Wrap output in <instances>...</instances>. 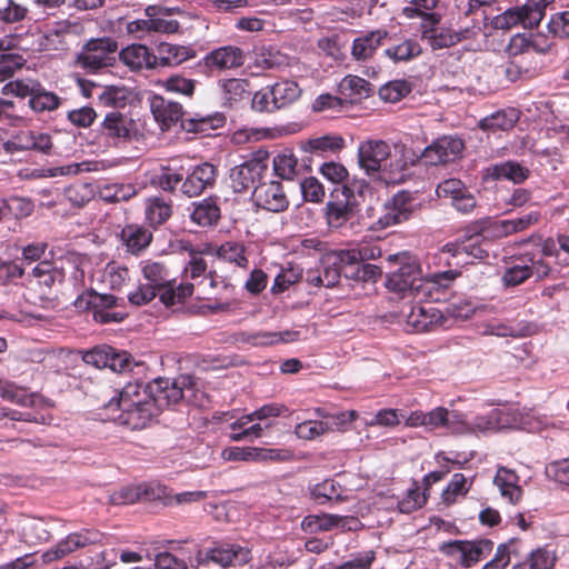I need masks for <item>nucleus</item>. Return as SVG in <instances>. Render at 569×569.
<instances>
[{
	"mask_svg": "<svg viewBox=\"0 0 569 569\" xmlns=\"http://www.w3.org/2000/svg\"><path fill=\"white\" fill-rule=\"evenodd\" d=\"M150 109L162 130H169L180 122L181 128L187 132L207 133L223 127L226 122V118L221 113L184 119L181 103L158 94L151 98Z\"/></svg>",
	"mask_w": 569,
	"mask_h": 569,
	"instance_id": "obj_1",
	"label": "nucleus"
},
{
	"mask_svg": "<svg viewBox=\"0 0 569 569\" xmlns=\"http://www.w3.org/2000/svg\"><path fill=\"white\" fill-rule=\"evenodd\" d=\"M490 224V219L472 222L459 239L445 244L443 252H448L452 257H465L461 261L465 264L475 263L476 260H486L489 257L490 241L483 236V232Z\"/></svg>",
	"mask_w": 569,
	"mask_h": 569,
	"instance_id": "obj_2",
	"label": "nucleus"
},
{
	"mask_svg": "<svg viewBox=\"0 0 569 569\" xmlns=\"http://www.w3.org/2000/svg\"><path fill=\"white\" fill-rule=\"evenodd\" d=\"M142 273L149 284L158 289L159 299L166 307L183 303L192 296V283L176 284L174 279H169V269L159 261L148 260L143 263Z\"/></svg>",
	"mask_w": 569,
	"mask_h": 569,
	"instance_id": "obj_3",
	"label": "nucleus"
},
{
	"mask_svg": "<svg viewBox=\"0 0 569 569\" xmlns=\"http://www.w3.org/2000/svg\"><path fill=\"white\" fill-rule=\"evenodd\" d=\"M196 378L190 375H181L173 381L167 378H157L148 383L151 400L159 415L163 409L179 403L186 392L193 391Z\"/></svg>",
	"mask_w": 569,
	"mask_h": 569,
	"instance_id": "obj_4",
	"label": "nucleus"
},
{
	"mask_svg": "<svg viewBox=\"0 0 569 569\" xmlns=\"http://www.w3.org/2000/svg\"><path fill=\"white\" fill-rule=\"evenodd\" d=\"M251 559L248 548L236 543L218 542L213 547L199 550L196 556L197 569H209L212 563L221 568L243 566Z\"/></svg>",
	"mask_w": 569,
	"mask_h": 569,
	"instance_id": "obj_5",
	"label": "nucleus"
},
{
	"mask_svg": "<svg viewBox=\"0 0 569 569\" xmlns=\"http://www.w3.org/2000/svg\"><path fill=\"white\" fill-rule=\"evenodd\" d=\"M270 153L266 149L253 151L248 160L230 170L231 188L234 192H243L253 187L266 176L269 168Z\"/></svg>",
	"mask_w": 569,
	"mask_h": 569,
	"instance_id": "obj_6",
	"label": "nucleus"
},
{
	"mask_svg": "<svg viewBox=\"0 0 569 569\" xmlns=\"http://www.w3.org/2000/svg\"><path fill=\"white\" fill-rule=\"evenodd\" d=\"M118 42L110 37L90 39L78 53L76 62L89 72L111 67L116 62Z\"/></svg>",
	"mask_w": 569,
	"mask_h": 569,
	"instance_id": "obj_7",
	"label": "nucleus"
},
{
	"mask_svg": "<svg viewBox=\"0 0 569 569\" xmlns=\"http://www.w3.org/2000/svg\"><path fill=\"white\" fill-rule=\"evenodd\" d=\"M493 549V542L489 539L479 540H451L443 542L439 551L463 568H470L486 558Z\"/></svg>",
	"mask_w": 569,
	"mask_h": 569,
	"instance_id": "obj_8",
	"label": "nucleus"
},
{
	"mask_svg": "<svg viewBox=\"0 0 569 569\" xmlns=\"http://www.w3.org/2000/svg\"><path fill=\"white\" fill-rule=\"evenodd\" d=\"M321 270L309 269L306 272V280L309 284L333 288L339 283L342 273L349 278L347 269L350 268V264L342 257L341 250L327 253L321 260Z\"/></svg>",
	"mask_w": 569,
	"mask_h": 569,
	"instance_id": "obj_9",
	"label": "nucleus"
},
{
	"mask_svg": "<svg viewBox=\"0 0 569 569\" xmlns=\"http://www.w3.org/2000/svg\"><path fill=\"white\" fill-rule=\"evenodd\" d=\"M357 209L353 190L343 184L331 193L326 203V220L330 228L340 229L355 217Z\"/></svg>",
	"mask_w": 569,
	"mask_h": 569,
	"instance_id": "obj_10",
	"label": "nucleus"
},
{
	"mask_svg": "<svg viewBox=\"0 0 569 569\" xmlns=\"http://www.w3.org/2000/svg\"><path fill=\"white\" fill-rule=\"evenodd\" d=\"M388 263L398 266L397 269L390 270L387 277V286L390 290L396 292H406L412 289L419 276V266L415 259L406 251L389 254L387 257Z\"/></svg>",
	"mask_w": 569,
	"mask_h": 569,
	"instance_id": "obj_11",
	"label": "nucleus"
},
{
	"mask_svg": "<svg viewBox=\"0 0 569 569\" xmlns=\"http://www.w3.org/2000/svg\"><path fill=\"white\" fill-rule=\"evenodd\" d=\"M465 149L462 139L453 136H442L426 147L420 153L422 164L426 167H437L447 164L460 159Z\"/></svg>",
	"mask_w": 569,
	"mask_h": 569,
	"instance_id": "obj_12",
	"label": "nucleus"
},
{
	"mask_svg": "<svg viewBox=\"0 0 569 569\" xmlns=\"http://www.w3.org/2000/svg\"><path fill=\"white\" fill-rule=\"evenodd\" d=\"M391 156L390 144L381 139H368L361 141L358 147V163L368 176L377 174L381 180V173L387 168L386 161Z\"/></svg>",
	"mask_w": 569,
	"mask_h": 569,
	"instance_id": "obj_13",
	"label": "nucleus"
},
{
	"mask_svg": "<svg viewBox=\"0 0 569 569\" xmlns=\"http://www.w3.org/2000/svg\"><path fill=\"white\" fill-rule=\"evenodd\" d=\"M246 60L244 52L236 46H222L208 52L197 63L200 71L211 76L216 71L240 68Z\"/></svg>",
	"mask_w": 569,
	"mask_h": 569,
	"instance_id": "obj_14",
	"label": "nucleus"
},
{
	"mask_svg": "<svg viewBox=\"0 0 569 569\" xmlns=\"http://www.w3.org/2000/svg\"><path fill=\"white\" fill-rule=\"evenodd\" d=\"M184 178L180 190L189 198L200 196L206 189L212 187L216 182L218 170L217 167L209 162H202L196 166H180Z\"/></svg>",
	"mask_w": 569,
	"mask_h": 569,
	"instance_id": "obj_15",
	"label": "nucleus"
},
{
	"mask_svg": "<svg viewBox=\"0 0 569 569\" xmlns=\"http://www.w3.org/2000/svg\"><path fill=\"white\" fill-rule=\"evenodd\" d=\"M412 200L407 191L396 193L385 203L382 213L370 224V229L381 230L407 221L412 213Z\"/></svg>",
	"mask_w": 569,
	"mask_h": 569,
	"instance_id": "obj_16",
	"label": "nucleus"
},
{
	"mask_svg": "<svg viewBox=\"0 0 569 569\" xmlns=\"http://www.w3.org/2000/svg\"><path fill=\"white\" fill-rule=\"evenodd\" d=\"M421 40L426 41L432 51L449 49L471 37L470 29L456 30L451 27L419 26Z\"/></svg>",
	"mask_w": 569,
	"mask_h": 569,
	"instance_id": "obj_17",
	"label": "nucleus"
},
{
	"mask_svg": "<svg viewBox=\"0 0 569 569\" xmlns=\"http://www.w3.org/2000/svg\"><path fill=\"white\" fill-rule=\"evenodd\" d=\"M252 200L257 207L273 213L289 208V199L280 181L260 182L254 187Z\"/></svg>",
	"mask_w": 569,
	"mask_h": 569,
	"instance_id": "obj_18",
	"label": "nucleus"
},
{
	"mask_svg": "<svg viewBox=\"0 0 569 569\" xmlns=\"http://www.w3.org/2000/svg\"><path fill=\"white\" fill-rule=\"evenodd\" d=\"M359 525L356 517L320 513L306 516L301 521V529L307 535H316L335 528L356 530Z\"/></svg>",
	"mask_w": 569,
	"mask_h": 569,
	"instance_id": "obj_19",
	"label": "nucleus"
},
{
	"mask_svg": "<svg viewBox=\"0 0 569 569\" xmlns=\"http://www.w3.org/2000/svg\"><path fill=\"white\" fill-rule=\"evenodd\" d=\"M386 40L392 41L395 37H390L389 31L385 28L360 32L351 44L352 59L358 62L371 60Z\"/></svg>",
	"mask_w": 569,
	"mask_h": 569,
	"instance_id": "obj_20",
	"label": "nucleus"
},
{
	"mask_svg": "<svg viewBox=\"0 0 569 569\" xmlns=\"http://www.w3.org/2000/svg\"><path fill=\"white\" fill-rule=\"evenodd\" d=\"M98 540L99 533L93 530H82L79 532L70 533L56 546L43 552L42 560L46 563H50L66 557L79 548L96 543Z\"/></svg>",
	"mask_w": 569,
	"mask_h": 569,
	"instance_id": "obj_21",
	"label": "nucleus"
},
{
	"mask_svg": "<svg viewBox=\"0 0 569 569\" xmlns=\"http://www.w3.org/2000/svg\"><path fill=\"white\" fill-rule=\"evenodd\" d=\"M422 163L420 154L412 149L402 148L399 159L391 161L381 173V181L386 184H400L412 176L411 168Z\"/></svg>",
	"mask_w": 569,
	"mask_h": 569,
	"instance_id": "obj_22",
	"label": "nucleus"
},
{
	"mask_svg": "<svg viewBox=\"0 0 569 569\" xmlns=\"http://www.w3.org/2000/svg\"><path fill=\"white\" fill-rule=\"evenodd\" d=\"M530 173L529 168L518 161L507 160L487 167L483 170L482 178L485 181L506 179L512 181L515 184H521L530 177Z\"/></svg>",
	"mask_w": 569,
	"mask_h": 569,
	"instance_id": "obj_23",
	"label": "nucleus"
},
{
	"mask_svg": "<svg viewBox=\"0 0 569 569\" xmlns=\"http://www.w3.org/2000/svg\"><path fill=\"white\" fill-rule=\"evenodd\" d=\"M542 68V61L536 59L532 53L522 54V57L511 59L506 63L505 76L511 82L530 80L540 74Z\"/></svg>",
	"mask_w": 569,
	"mask_h": 569,
	"instance_id": "obj_24",
	"label": "nucleus"
},
{
	"mask_svg": "<svg viewBox=\"0 0 569 569\" xmlns=\"http://www.w3.org/2000/svg\"><path fill=\"white\" fill-rule=\"evenodd\" d=\"M101 133L111 139L129 140L134 133V122L127 114L113 110L104 116Z\"/></svg>",
	"mask_w": 569,
	"mask_h": 569,
	"instance_id": "obj_25",
	"label": "nucleus"
},
{
	"mask_svg": "<svg viewBox=\"0 0 569 569\" xmlns=\"http://www.w3.org/2000/svg\"><path fill=\"white\" fill-rule=\"evenodd\" d=\"M150 400L151 396L148 385L143 387L138 382H129L121 389L118 397H112L109 400V402L106 405V408L116 407L119 410L129 409L136 406H141L142 403Z\"/></svg>",
	"mask_w": 569,
	"mask_h": 569,
	"instance_id": "obj_26",
	"label": "nucleus"
},
{
	"mask_svg": "<svg viewBox=\"0 0 569 569\" xmlns=\"http://www.w3.org/2000/svg\"><path fill=\"white\" fill-rule=\"evenodd\" d=\"M194 57L196 51L191 47L161 42L157 47V53H154V69L158 67H176Z\"/></svg>",
	"mask_w": 569,
	"mask_h": 569,
	"instance_id": "obj_27",
	"label": "nucleus"
},
{
	"mask_svg": "<svg viewBox=\"0 0 569 569\" xmlns=\"http://www.w3.org/2000/svg\"><path fill=\"white\" fill-rule=\"evenodd\" d=\"M157 416L158 413L154 409V403L152 401H147L141 406L121 409L117 419L120 425L126 426L131 430H140L149 426L150 421Z\"/></svg>",
	"mask_w": 569,
	"mask_h": 569,
	"instance_id": "obj_28",
	"label": "nucleus"
},
{
	"mask_svg": "<svg viewBox=\"0 0 569 569\" xmlns=\"http://www.w3.org/2000/svg\"><path fill=\"white\" fill-rule=\"evenodd\" d=\"M119 58L132 71L154 69V53L144 44L133 43L123 48Z\"/></svg>",
	"mask_w": 569,
	"mask_h": 569,
	"instance_id": "obj_29",
	"label": "nucleus"
},
{
	"mask_svg": "<svg viewBox=\"0 0 569 569\" xmlns=\"http://www.w3.org/2000/svg\"><path fill=\"white\" fill-rule=\"evenodd\" d=\"M438 4L439 0H410L402 14L407 19H421L420 26L440 24L442 16L435 11Z\"/></svg>",
	"mask_w": 569,
	"mask_h": 569,
	"instance_id": "obj_30",
	"label": "nucleus"
},
{
	"mask_svg": "<svg viewBox=\"0 0 569 569\" xmlns=\"http://www.w3.org/2000/svg\"><path fill=\"white\" fill-rule=\"evenodd\" d=\"M493 483L499 489L500 495L510 503L516 505L521 500L523 490L519 486V476L516 471L499 467Z\"/></svg>",
	"mask_w": 569,
	"mask_h": 569,
	"instance_id": "obj_31",
	"label": "nucleus"
},
{
	"mask_svg": "<svg viewBox=\"0 0 569 569\" xmlns=\"http://www.w3.org/2000/svg\"><path fill=\"white\" fill-rule=\"evenodd\" d=\"M422 47L415 38H402L383 50V56L393 63L409 62L422 54Z\"/></svg>",
	"mask_w": 569,
	"mask_h": 569,
	"instance_id": "obj_32",
	"label": "nucleus"
},
{
	"mask_svg": "<svg viewBox=\"0 0 569 569\" xmlns=\"http://www.w3.org/2000/svg\"><path fill=\"white\" fill-rule=\"evenodd\" d=\"M224 103L232 107L250 98V82L247 79L230 78L218 81Z\"/></svg>",
	"mask_w": 569,
	"mask_h": 569,
	"instance_id": "obj_33",
	"label": "nucleus"
},
{
	"mask_svg": "<svg viewBox=\"0 0 569 569\" xmlns=\"http://www.w3.org/2000/svg\"><path fill=\"white\" fill-rule=\"evenodd\" d=\"M172 201L162 196L149 197L146 200V220L153 228L166 223L172 216Z\"/></svg>",
	"mask_w": 569,
	"mask_h": 569,
	"instance_id": "obj_34",
	"label": "nucleus"
},
{
	"mask_svg": "<svg viewBox=\"0 0 569 569\" xmlns=\"http://www.w3.org/2000/svg\"><path fill=\"white\" fill-rule=\"evenodd\" d=\"M121 239L127 250L137 254L151 243L152 232L140 224H127L121 230Z\"/></svg>",
	"mask_w": 569,
	"mask_h": 569,
	"instance_id": "obj_35",
	"label": "nucleus"
},
{
	"mask_svg": "<svg viewBox=\"0 0 569 569\" xmlns=\"http://www.w3.org/2000/svg\"><path fill=\"white\" fill-rule=\"evenodd\" d=\"M556 561V549L547 545L532 550L525 560L515 563L512 569H551Z\"/></svg>",
	"mask_w": 569,
	"mask_h": 569,
	"instance_id": "obj_36",
	"label": "nucleus"
},
{
	"mask_svg": "<svg viewBox=\"0 0 569 569\" xmlns=\"http://www.w3.org/2000/svg\"><path fill=\"white\" fill-rule=\"evenodd\" d=\"M220 216L221 211L217 200L210 197L193 203V210L190 218L192 222L200 227H211L217 224Z\"/></svg>",
	"mask_w": 569,
	"mask_h": 569,
	"instance_id": "obj_37",
	"label": "nucleus"
},
{
	"mask_svg": "<svg viewBox=\"0 0 569 569\" xmlns=\"http://www.w3.org/2000/svg\"><path fill=\"white\" fill-rule=\"evenodd\" d=\"M458 425H463L461 415L456 411H449L445 407H437L426 412L425 427L429 430L446 428L448 430H457Z\"/></svg>",
	"mask_w": 569,
	"mask_h": 569,
	"instance_id": "obj_38",
	"label": "nucleus"
},
{
	"mask_svg": "<svg viewBox=\"0 0 569 569\" xmlns=\"http://www.w3.org/2000/svg\"><path fill=\"white\" fill-rule=\"evenodd\" d=\"M62 99L54 92L47 90L40 82H36V89L29 99V107L36 113L51 112L57 110Z\"/></svg>",
	"mask_w": 569,
	"mask_h": 569,
	"instance_id": "obj_39",
	"label": "nucleus"
},
{
	"mask_svg": "<svg viewBox=\"0 0 569 569\" xmlns=\"http://www.w3.org/2000/svg\"><path fill=\"white\" fill-rule=\"evenodd\" d=\"M540 212L531 211L522 217L509 220H500L493 222V230L497 236L506 237L516 232H520L537 223L540 220Z\"/></svg>",
	"mask_w": 569,
	"mask_h": 569,
	"instance_id": "obj_40",
	"label": "nucleus"
},
{
	"mask_svg": "<svg viewBox=\"0 0 569 569\" xmlns=\"http://www.w3.org/2000/svg\"><path fill=\"white\" fill-rule=\"evenodd\" d=\"M278 110L296 102L301 96L299 84L293 80H281L270 86Z\"/></svg>",
	"mask_w": 569,
	"mask_h": 569,
	"instance_id": "obj_41",
	"label": "nucleus"
},
{
	"mask_svg": "<svg viewBox=\"0 0 569 569\" xmlns=\"http://www.w3.org/2000/svg\"><path fill=\"white\" fill-rule=\"evenodd\" d=\"M0 397L6 401L22 407H32L34 403V396L33 393H28L27 388L3 379H0Z\"/></svg>",
	"mask_w": 569,
	"mask_h": 569,
	"instance_id": "obj_42",
	"label": "nucleus"
},
{
	"mask_svg": "<svg viewBox=\"0 0 569 569\" xmlns=\"http://www.w3.org/2000/svg\"><path fill=\"white\" fill-rule=\"evenodd\" d=\"M312 499L320 503L325 505L327 502H339L343 501V488L340 483L336 482L333 479H326L320 483H317L311 489Z\"/></svg>",
	"mask_w": 569,
	"mask_h": 569,
	"instance_id": "obj_43",
	"label": "nucleus"
},
{
	"mask_svg": "<svg viewBox=\"0 0 569 569\" xmlns=\"http://www.w3.org/2000/svg\"><path fill=\"white\" fill-rule=\"evenodd\" d=\"M472 479L468 480L463 473H453L446 489L441 493V500L446 506L457 502L459 497L468 495Z\"/></svg>",
	"mask_w": 569,
	"mask_h": 569,
	"instance_id": "obj_44",
	"label": "nucleus"
},
{
	"mask_svg": "<svg viewBox=\"0 0 569 569\" xmlns=\"http://www.w3.org/2000/svg\"><path fill=\"white\" fill-rule=\"evenodd\" d=\"M18 148L48 154L52 149V139L48 133L27 131L18 136Z\"/></svg>",
	"mask_w": 569,
	"mask_h": 569,
	"instance_id": "obj_45",
	"label": "nucleus"
},
{
	"mask_svg": "<svg viewBox=\"0 0 569 569\" xmlns=\"http://www.w3.org/2000/svg\"><path fill=\"white\" fill-rule=\"evenodd\" d=\"M29 9L17 0H6L0 7V32L6 31V27L22 22L28 18Z\"/></svg>",
	"mask_w": 569,
	"mask_h": 569,
	"instance_id": "obj_46",
	"label": "nucleus"
},
{
	"mask_svg": "<svg viewBox=\"0 0 569 569\" xmlns=\"http://www.w3.org/2000/svg\"><path fill=\"white\" fill-rule=\"evenodd\" d=\"M342 257H345L347 263L350 264V268H353V264L365 263L369 260H375L381 257V248L377 243H360L357 248L341 250Z\"/></svg>",
	"mask_w": 569,
	"mask_h": 569,
	"instance_id": "obj_47",
	"label": "nucleus"
},
{
	"mask_svg": "<svg viewBox=\"0 0 569 569\" xmlns=\"http://www.w3.org/2000/svg\"><path fill=\"white\" fill-rule=\"evenodd\" d=\"M62 268H58L50 261H40L33 269L32 276L39 286L51 289L56 283L63 281Z\"/></svg>",
	"mask_w": 569,
	"mask_h": 569,
	"instance_id": "obj_48",
	"label": "nucleus"
},
{
	"mask_svg": "<svg viewBox=\"0 0 569 569\" xmlns=\"http://www.w3.org/2000/svg\"><path fill=\"white\" fill-rule=\"evenodd\" d=\"M246 246L242 242L227 241L218 248L217 256L227 262L247 269L249 260L246 256Z\"/></svg>",
	"mask_w": 569,
	"mask_h": 569,
	"instance_id": "obj_49",
	"label": "nucleus"
},
{
	"mask_svg": "<svg viewBox=\"0 0 569 569\" xmlns=\"http://www.w3.org/2000/svg\"><path fill=\"white\" fill-rule=\"evenodd\" d=\"M428 496L426 490L421 491L418 482L413 481L412 487L409 488L406 495L398 501V509L401 513H412L427 503Z\"/></svg>",
	"mask_w": 569,
	"mask_h": 569,
	"instance_id": "obj_50",
	"label": "nucleus"
},
{
	"mask_svg": "<svg viewBox=\"0 0 569 569\" xmlns=\"http://www.w3.org/2000/svg\"><path fill=\"white\" fill-rule=\"evenodd\" d=\"M273 172L283 180H291L297 174L298 160L292 151L283 150L273 160Z\"/></svg>",
	"mask_w": 569,
	"mask_h": 569,
	"instance_id": "obj_51",
	"label": "nucleus"
},
{
	"mask_svg": "<svg viewBox=\"0 0 569 569\" xmlns=\"http://www.w3.org/2000/svg\"><path fill=\"white\" fill-rule=\"evenodd\" d=\"M157 498L162 499L166 506L187 505L201 501L207 497L204 491H184L180 493H171L167 487L158 486Z\"/></svg>",
	"mask_w": 569,
	"mask_h": 569,
	"instance_id": "obj_52",
	"label": "nucleus"
},
{
	"mask_svg": "<svg viewBox=\"0 0 569 569\" xmlns=\"http://www.w3.org/2000/svg\"><path fill=\"white\" fill-rule=\"evenodd\" d=\"M530 12L531 9L527 6L510 8L497 16L493 20V24L497 29L508 30L519 23H526Z\"/></svg>",
	"mask_w": 569,
	"mask_h": 569,
	"instance_id": "obj_53",
	"label": "nucleus"
},
{
	"mask_svg": "<svg viewBox=\"0 0 569 569\" xmlns=\"http://www.w3.org/2000/svg\"><path fill=\"white\" fill-rule=\"evenodd\" d=\"M370 91L371 83L358 76H346L339 83V92L345 97H368L370 94Z\"/></svg>",
	"mask_w": 569,
	"mask_h": 569,
	"instance_id": "obj_54",
	"label": "nucleus"
},
{
	"mask_svg": "<svg viewBox=\"0 0 569 569\" xmlns=\"http://www.w3.org/2000/svg\"><path fill=\"white\" fill-rule=\"evenodd\" d=\"M93 188L90 183H72L63 191L64 199L76 208H82L93 198Z\"/></svg>",
	"mask_w": 569,
	"mask_h": 569,
	"instance_id": "obj_55",
	"label": "nucleus"
},
{
	"mask_svg": "<svg viewBox=\"0 0 569 569\" xmlns=\"http://www.w3.org/2000/svg\"><path fill=\"white\" fill-rule=\"evenodd\" d=\"M136 193L137 190L131 183H109L100 189V196L107 202L128 201Z\"/></svg>",
	"mask_w": 569,
	"mask_h": 569,
	"instance_id": "obj_56",
	"label": "nucleus"
},
{
	"mask_svg": "<svg viewBox=\"0 0 569 569\" xmlns=\"http://www.w3.org/2000/svg\"><path fill=\"white\" fill-rule=\"evenodd\" d=\"M184 173L179 168L166 166L161 168V172L157 176V186L169 193H174L177 187L183 182Z\"/></svg>",
	"mask_w": 569,
	"mask_h": 569,
	"instance_id": "obj_57",
	"label": "nucleus"
},
{
	"mask_svg": "<svg viewBox=\"0 0 569 569\" xmlns=\"http://www.w3.org/2000/svg\"><path fill=\"white\" fill-rule=\"evenodd\" d=\"M129 92L124 87H106L99 96V102L107 108L120 109L128 103Z\"/></svg>",
	"mask_w": 569,
	"mask_h": 569,
	"instance_id": "obj_58",
	"label": "nucleus"
},
{
	"mask_svg": "<svg viewBox=\"0 0 569 569\" xmlns=\"http://www.w3.org/2000/svg\"><path fill=\"white\" fill-rule=\"evenodd\" d=\"M300 332L284 330L279 332L260 331L252 336L253 343L257 346H272L279 342H292L299 339Z\"/></svg>",
	"mask_w": 569,
	"mask_h": 569,
	"instance_id": "obj_59",
	"label": "nucleus"
},
{
	"mask_svg": "<svg viewBox=\"0 0 569 569\" xmlns=\"http://www.w3.org/2000/svg\"><path fill=\"white\" fill-rule=\"evenodd\" d=\"M411 91L410 83L406 80H395L383 84L379 89V97L386 102H398Z\"/></svg>",
	"mask_w": 569,
	"mask_h": 569,
	"instance_id": "obj_60",
	"label": "nucleus"
},
{
	"mask_svg": "<svg viewBox=\"0 0 569 569\" xmlns=\"http://www.w3.org/2000/svg\"><path fill=\"white\" fill-rule=\"evenodd\" d=\"M516 260L528 264L530 278L536 276L538 280H542L551 272V267L536 252L526 251L518 256Z\"/></svg>",
	"mask_w": 569,
	"mask_h": 569,
	"instance_id": "obj_61",
	"label": "nucleus"
},
{
	"mask_svg": "<svg viewBox=\"0 0 569 569\" xmlns=\"http://www.w3.org/2000/svg\"><path fill=\"white\" fill-rule=\"evenodd\" d=\"M516 120L505 111H497L479 121V128L483 131H506L515 126Z\"/></svg>",
	"mask_w": 569,
	"mask_h": 569,
	"instance_id": "obj_62",
	"label": "nucleus"
},
{
	"mask_svg": "<svg viewBox=\"0 0 569 569\" xmlns=\"http://www.w3.org/2000/svg\"><path fill=\"white\" fill-rule=\"evenodd\" d=\"M530 278L528 264L513 259L512 266L508 267L502 274V283L506 287H516Z\"/></svg>",
	"mask_w": 569,
	"mask_h": 569,
	"instance_id": "obj_63",
	"label": "nucleus"
},
{
	"mask_svg": "<svg viewBox=\"0 0 569 569\" xmlns=\"http://www.w3.org/2000/svg\"><path fill=\"white\" fill-rule=\"evenodd\" d=\"M143 496H149L147 488L130 486L120 488L110 496V503L114 506L132 505Z\"/></svg>",
	"mask_w": 569,
	"mask_h": 569,
	"instance_id": "obj_64",
	"label": "nucleus"
}]
</instances>
